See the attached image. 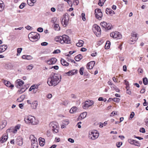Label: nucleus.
I'll return each mask as SVG.
<instances>
[{"instance_id": "nucleus-1", "label": "nucleus", "mask_w": 148, "mask_h": 148, "mask_svg": "<svg viewBox=\"0 0 148 148\" xmlns=\"http://www.w3.org/2000/svg\"><path fill=\"white\" fill-rule=\"evenodd\" d=\"M61 76H58L57 74H54L51 75L48 79L47 83L50 86H55L57 85L61 81Z\"/></svg>"}, {"instance_id": "nucleus-2", "label": "nucleus", "mask_w": 148, "mask_h": 148, "mask_svg": "<svg viewBox=\"0 0 148 148\" xmlns=\"http://www.w3.org/2000/svg\"><path fill=\"white\" fill-rule=\"evenodd\" d=\"M55 40L61 44L64 43L70 44L71 43V40L69 37L66 35H63L62 36L56 37L55 38Z\"/></svg>"}, {"instance_id": "nucleus-3", "label": "nucleus", "mask_w": 148, "mask_h": 148, "mask_svg": "<svg viewBox=\"0 0 148 148\" xmlns=\"http://www.w3.org/2000/svg\"><path fill=\"white\" fill-rule=\"evenodd\" d=\"M25 123L28 124L35 125L38 123V121L34 116L31 115L26 116L24 119Z\"/></svg>"}, {"instance_id": "nucleus-4", "label": "nucleus", "mask_w": 148, "mask_h": 148, "mask_svg": "<svg viewBox=\"0 0 148 148\" xmlns=\"http://www.w3.org/2000/svg\"><path fill=\"white\" fill-rule=\"evenodd\" d=\"M29 40L33 42L37 41L40 38V34L35 32H32L28 35Z\"/></svg>"}, {"instance_id": "nucleus-5", "label": "nucleus", "mask_w": 148, "mask_h": 148, "mask_svg": "<svg viewBox=\"0 0 148 148\" xmlns=\"http://www.w3.org/2000/svg\"><path fill=\"white\" fill-rule=\"evenodd\" d=\"M49 126L50 128L52 129L53 133H57L58 132L59 128L57 123L51 122L49 124Z\"/></svg>"}, {"instance_id": "nucleus-6", "label": "nucleus", "mask_w": 148, "mask_h": 148, "mask_svg": "<svg viewBox=\"0 0 148 148\" xmlns=\"http://www.w3.org/2000/svg\"><path fill=\"white\" fill-rule=\"evenodd\" d=\"M100 25L102 28L107 30H110L113 28V27L111 23H107L105 21L101 22Z\"/></svg>"}, {"instance_id": "nucleus-7", "label": "nucleus", "mask_w": 148, "mask_h": 148, "mask_svg": "<svg viewBox=\"0 0 148 148\" xmlns=\"http://www.w3.org/2000/svg\"><path fill=\"white\" fill-rule=\"evenodd\" d=\"M69 17L68 13H66L63 15V17L61 20L62 24L66 27L68 24Z\"/></svg>"}, {"instance_id": "nucleus-8", "label": "nucleus", "mask_w": 148, "mask_h": 148, "mask_svg": "<svg viewBox=\"0 0 148 148\" xmlns=\"http://www.w3.org/2000/svg\"><path fill=\"white\" fill-rule=\"evenodd\" d=\"M131 36V37L129 41V43L131 44H134L138 39V38L137 37V34L135 32H132Z\"/></svg>"}, {"instance_id": "nucleus-9", "label": "nucleus", "mask_w": 148, "mask_h": 148, "mask_svg": "<svg viewBox=\"0 0 148 148\" xmlns=\"http://www.w3.org/2000/svg\"><path fill=\"white\" fill-rule=\"evenodd\" d=\"M99 136V133L97 131L95 130L92 131L89 133V138L92 140H95Z\"/></svg>"}, {"instance_id": "nucleus-10", "label": "nucleus", "mask_w": 148, "mask_h": 148, "mask_svg": "<svg viewBox=\"0 0 148 148\" xmlns=\"http://www.w3.org/2000/svg\"><path fill=\"white\" fill-rule=\"evenodd\" d=\"M20 125L18 124L16 126L14 127H11L6 130V133H7L10 132H12L13 133H16L17 130H19L20 128Z\"/></svg>"}, {"instance_id": "nucleus-11", "label": "nucleus", "mask_w": 148, "mask_h": 148, "mask_svg": "<svg viewBox=\"0 0 148 148\" xmlns=\"http://www.w3.org/2000/svg\"><path fill=\"white\" fill-rule=\"evenodd\" d=\"M110 36L114 38L120 39L122 38L121 34L118 32H113L110 34Z\"/></svg>"}, {"instance_id": "nucleus-12", "label": "nucleus", "mask_w": 148, "mask_h": 148, "mask_svg": "<svg viewBox=\"0 0 148 148\" xmlns=\"http://www.w3.org/2000/svg\"><path fill=\"white\" fill-rule=\"evenodd\" d=\"M95 14L96 18L98 20H100L102 16V13L101 9H97L95 10Z\"/></svg>"}, {"instance_id": "nucleus-13", "label": "nucleus", "mask_w": 148, "mask_h": 148, "mask_svg": "<svg viewBox=\"0 0 148 148\" xmlns=\"http://www.w3.org/2000/svg\"><path fill=\"white\" fill-rule=\"evenodd\" d=\"M94 102L93 101L88 100L85 101L84 104L83 106V108L84 109L88 108L93 104Z\"/></svg>"}, {"instance_id": "nucleus-14", "label": "nucleus", "mask_w": 148, "mask_h": 148, "mask_svg": "<svg viewBox=\"0 0 148 148\" xmlns=\"http://www.w3.org/2000/svg\"><path fill=\"white\" fill-rule=\"evenodd\" d=\"M128 142L131 144H132L137 146H140V144L139 142L132 139H129L128 140Z\"/></svg>"}, {"instance_id": "nucleus-15", "label": "nucleus", "mask_w": 148, "mask_h": 148, "mask_svg": "<svg viewBox=\"0 0 148 148\" xmlns=\"http://www.w3.org/2000/svg\"><path fill=\"white\" fill-rule=\"evenodd\" d=\"M57 59L55 58H52L47 61V63L49 65H52L55 63L57 62Z\"/></svg>"}, {"instance_id": "nucleus-16", "label": "nucleus", "mask_w": 148, "mask_h": 148, "mask_svg": "<svg viewBox=\"0 0 148 148\" xmlns=\"http://www.w3.org/2000/svg\"><path fill=\"white\" fill-rule=\"evenodd\" d=\"M16 86L17 88L20 87L22 86L24 84V82L20 79H18L16 82Z\"/></svg>"}, {"instance_id": "nucleus-17", "label": "nucleus", "mask_w": 148, "mask_h": 148, "mask_svg": "<svg viewBox=\"0 0 148 148\" xmlns=\"http://www.w3.org/2000/svg\"><path fill=\"white\" fill-rule=\"evenodd\" d=\"M95 64V62L94 61H91L88 63L87 65V68L88 69H92Z\"/></svg>"}, {"instance_id": "nucleus-18", "label": "nucleus", "mask_w": 148, "mask_h": 148, "mask_svg": "<svg viewBox=\"0 0 148 148\" xmlns=\"http://www.w3.org/2000/svg\"><path fill=\"white\" fill-rule=\"evenodd\" d=\"M87 115V113L86 112H84L81 114L77 118L78 120H81L82 119H84L85 118Z\"/></svg>"}, {"instance_id": "nucleus-19", "label": "nucleus", "mask_w": 148, "mask_h": 148, "mask_svg": "<svg viewBox=\"0 0 148 148\" xmlns=\"http://www.w3.org/2000/svg\"><path fill=\"white\" fill-rule=\"evenodd\" d=\"M8 136L3 134L0 139V142L1 143H3L5 142L8 139Z\"/></svg>"}, {"instance_id": "nucleus-20", "label": "nucleus", "mask_w": 148, "mask_h": 148, "mask_svg": "<svg viewBox=\"0 0 148 148\" xmlns=\"http://www.w3.org/2000/svg\"><path fill=\"white\" fill-rule=\"evenodd\" d=\"M3 83L7 87H10L11 89H12L14 87V85L11 84L10 82L6 80H4Z\"/></svg>"}, {"instance_id": "nucleus-21", "label": "nucleus", "mask_w": 148, "mask_h": 148, "mask_svg": "<svg viewBox=\"0 0 148 148\" xmlns=\"http://www.w3.org/2000/svg\"><path fill=\"white\" fill-rule=\"evenodd\" d=\"M17 144L19 146H21L23 144V139L20 137H18L16 139Z\"/></svg>"}, {"instance_id": "nucleus-22", "label": "nucleus", "mask_w": 148, "mask_h": 148, "mask_svg": "<svg viewBox=\"0 0 148 148\" xmlns=\"http://www.w3.org/2000/svg\"><path fill=\"white\" fill-rule=\"evenodd\" d=\"M64 4H61L58 5L57 10L59 11H62L64 10Z\"/></svg>"}, {"instance_id": "nucleus-23", "label": "nucleus", "mask_w": 148, "mask_h": 148, "mask_svg": "<svg viewBox=\"0 0 148 148\" xmlns=\"http://www.w3.org/2000/svg\"><path fill=\"white\" fill-rule=\"evenodd\" d=\"M94 28L95 30L97 31V33H98V34H100L101 33V29L100 27L97 25H94Z\"/></svg>"}, {"instance_id": "nucleus-24", "label": "nucleus", "mask_w": 148, "mask_h": 148, "mask_svg": "<svg viewBox=\"0 0 148 148\" xmlns=\"http://www.w3.org/2000/svg\"><path fill=\"white\" fill-rule=\"evenodd\" d=\"M38 105V102L37 101H33L31 104V107L33 109H36Z\"/></svg>"}, {"instance_id": "nucleus-25", "label": "nucleus", "mask_w": 148, "mask_h": 148, "mask_svg": "<svg viewBox=\"0 0 148 148\" xmlns=\"http://www.w3.org/2000/svg\"><path fill=\"white\" fill-rule=\"evenodd\" d=\"M37 0H27L28 5L30 6L34 5V4L36 2Z\"/></svg>"}, {"instance_id": "nucleus-26", "label": "nucleus", "mask_w": 148, "mask_h": 148, "mask_svg": "<svg viewBox=\"0 0 148 148\" xmlns=\"http://www.w3.org/2000/svg\"><path fill=\"white\" fill-rule=\"evenodd\" d=\"M61 62L62 65L65 66H68L69 64L66 60L62 59H61Z\"/></svg>"}, {"instance_id": "nucleus-27", "label": "nucleus", "mask_w": 148, "mask_h": 148, "mask_svg": "<svg viewBox=\"0 0 148 148\" xmlns=\"http://www.w3.org/2000/svg\"><path fill=\"white\" fill-rule=\"evenodd\" d=\"M39 143L41 146H43L45 143L44 139L40 138L39 139Z\"/></svg>"}, {"instance_id": "nucleus-28", "label": "nucleus", "mask_w": 148, "mask_h": 148, "mask_svg": "<svg viewBox=\"0 0 148 148\" xmlns=\"http://www.w3.org/2000/svg\"><path fill=\"white\" fill-rule=\"evenodd\" d=\"M84 42L82 40H79L78 42L76 43V45L78 47H82L83 45V44Z\"/></svg>"}, {"instance_id": "nucleus-29", "label": "nucleus", "mask_w": 148, "mask_h": 148, "mask_svg": "<svg viewBox=\"0 0 148 148\" xmlns=\"http://www.w3.org/2000/svg\"><path fill=\"white\" fill-rule=\"evenodd\" d=\"M25 97V96L24 95H21L20 97L18 98L17 101L18 102L22 101Z\"/></svg>"}, {"instance_id": "nucleus-30", "label": "nucleus", "mask_w": 148, "mask_h": 148, "mask_svg": "<svg viewBox=\"0 0 148 148\" xmlns=\"http://www.w3.org/2000/svg\"><path fill=\"white\" fill-rule=\"evenodd\" d=\"M7 124V122L6 120H4L1 122L0 128L3 129L4 128Z\"/></svg>"}, {"instance_id": "nucleus-31", "label": "nucleus", "mask_w": 148, "mask_h": 148, "mask_svg": "<svg viewBox=\"0 0 148 148\" xmlns=\"http://www.w3.org/2000/svg\"><path fill=\"white\" fill-rule=\"evenodd\" d=\"M77 108L75 106L73 107L70 110L69 112L71 114H73L76 112Z\"/></svg>"}, {"instance_id": "nucleus-32", "label": "nucleus", "mask_w": 148, "mask_h": 148, "mask_svg": "<svg viewBox=\"0 0 148 148\" xmlns=\"http://www.w3.org/2000/svg\"><path fill=\"white\" fill-rule=\"evenodd\" d=\"M4 8V4L3 2L2 1H0V11H2Z\"/></svg>"}, {"instance_id": "nucleus-33", "label": "nucleus", "mask_w": 148, "mask_h": 148, "mask_svg": "<svg viewBox=\"0 0 148 148\" xmlns=\"http://www.w3.org/2000/svg\"><path fill=\"white\" fill-rule=\"evenodd\" d=\"M82 58V56L81 54H79L76 56L75 58V59L76 61H79Z\"/></svg>"}, {"instance_id": "nucleus-34", "label": "nucleus", "mask_w": 148, "mask_h": 148, "mask_svg": "<svg viewBox=\"0 0 148 148\" xmlns=\"http://www.w3.org/2000/svg\"><path fill=\"white\" fill-rule=\"evenodd\" d=\"M112 89L115 90L117 92H119L120 91L119 89L117 88L115 85L112 84L111 86Z\"/></svg>"}, {"instance_id": "nucleus-35", "label": "nucleus", "mask_w": 148, "mask_h": 148, "mask_svg": "<svg viewBox=\"0 0 148 148\" xmlns=\"http://www.w3.org/2000/svg\"><path fill=\"white\" fill-rule=\"evenodd\" d=\"M0 47H1V49L2 50V51H3V52L5 51L8 48L7 46L5 45H1L0 46Z\"/></svg>"}, {"instance_id": "nucleus-36", "label": "nucleus", "mask_w": 148, "mask_h": 148, "mask_svg": "<svg viewBox=\"0 0 148 148\" xmlns=\"http://www.w3.org/2000/svg\"><path fill=\"white\" fill-rule=\"evenodd\" d=\"M54 28L55 30L57 31H59L60 29V27L59 25L57 24H54Z\"/></svg>"}, {"instance_id": "nucleus-37", "label": "nucleus", "mask_w": 148, "mask_h": 148, "mask_svg": "<svg viewBox=\"0 0 148 148\" xmlns=\"http://www.w3.org/2000/svg\"><path fill=\"white\" fill-rule=\"evenodd\" d=\"M34 87L35 85H33L32 86L29 88V91H31L33 90H35L36 88H38V86L36 85L35 86V88H34Z\"/></svg>"}, {"instance_id": "nucleus-38", "label": "nucleus", "mask_w": 148, "mask_h": 148, "mask_svg": "<svg viewBox=\"0 0 148 148\" xmlns=\"http://www.w3.org/2000/svg\"><path fill=\"white\" fill-rule=\"evenodd\" d=\"M71 72V75H73L75 74H76L77 73V70L73 69L70 71Z\"/></svg>"}, {"instance_id": "nucleus-39", "label": "nucleus", "mask_w": 148, "mask_h": 148, "mask_svg": "<svg viewBox=\"0 0 148 148\" xmlns=\"http://www.w3.org/2000/svg\"><path fill=\"white\" fill-rule=\"evenodd\" d=\"M105 2V0H99L98 4L99 5L102 6L103 5Z\"/></svg>"}, {"instance_id": "nucleus-40", "label": "nucleus", "mask_w": 148, "mask_h": 148, "mask_svg": "<svg viewBox=\"0 0 148 148\" xmlns=\"http://www.w3.org/2000/svg\"><path fill=\"white\" fill-rule=\"evenodd\" d=\"M110 42L109 41H107L106 42L105 45V48L106 49H108L110 47Z\"/></svg>"}, {"instance_id": "nucleus-41", "label": "nucleus", "mask_w": 148, "mask_h": 148, "mask_svg": "<svg viewBox=\"0 0 148 148\" xmlns=\"http://www.w3.org/2000/svg\"><path fill=\"white\" fill-rule=\"evenodd\" d=\"M143 82L144 84L145 85H147L148 84V79L147 78H143Z\"/></svg>"}, {"instance_id": "nucleus-42", "label": "nucleus", "mask_w": 148, "mask_h": 148, "mask_svg": "<svg viewBox=\"0 0 148 148\" xmlns=\"http://www.w3.org/2000/svg\"><path fill=\"white\" fill-rule=\"evenodd\" d=\"M112 100H113L114 101L117 103H119L120 102V99L119 98H115L113 99H112Z\"/></svg>"}, {"instance_id": "nucleus-43", "label": "nucleus", "mask_w": 148, "mask_h": 148, "mask_svg": "<svg viewBox=\"0 0 148 148\" xmlns=\"http://www.w3.org/2000/svg\"><path fill=\"white\" fill-rule=\"evenodd\" d=\"M35 143H37V142L36 138L34 137L32 140V144Z\"/></svg>"}, {"instance_id": "nucleus-44", "label": "nucleus", "mask_w": 148, "mask_h": 148, "mask_svg": "<svg viewBox=\"0 0 148 148\" xmlns=\"http://www.w3.org/2000/svg\"><path fill=\"white\" fill-rule=\"evenodd\" d=\"M33 65L31 64L27 67V69L29 70H30L33 69Z\"/></svg>"}, {"instance_id": "nucleus-45", "label": "nucleus", "mask_w": 148, "mask_h": 148, "mask_svg": "<svg viewBox=\"0 0 148 148\" xmlns=\"http://www.w3.org/2000/svg\"><path fill=\"white\" fill-rule=\"evenodd\" d=\"M84 70V68L83 67H81L80 69L79 72L80 74L81 75H82L83 74Z\"/></svg>"}, {"instance_id": "nucleus-46", "label": "nucleus", "mask_w": 148, "mask_h": 148, "mask_svg": "<svg viewBox=\"0 0 148 148\" xmlns=\"http://www.w3.org/2000/svg\"><path fill=\"white\" fill-rule=\"evenodd\" d=\"M23 88H21V89L18 90L17 91V93L18 94H21L23 93L25 91V90H23Z\"/></svg>"}, {"instance_id": "nucleus-47", "label": "nucleus", "mask_w": 148, "mask_h": 148, "mask_svg": "<svg viewBox=\"0 0 148 148\" xmlns=\"http://www.w3.org/2000/svg\"><path fill=\"white\" fill-rule=\"evenodd\" d=\"M109 10V14L112 15L113 14H115L114 12L111 9H110Z\"/></svg>"}, {"instance_id": "nucleus-48", "label": "nucleus", "mask_w": 148, "mask_h": 148, "mask_svg": "<svg viewBox=\"0 0 148 148\" xmlns=\"http://www.w3.org/2000/svg\"><path fill=\"white\" fill-rule=\"evenodd\" d=\"M37 143H35L34 144H32V147L33 148H37Z\"/></svg>"}, {"instance_id": "nucleus-49", "label": "nucleus", "mask_w": 148, "mask_h": 148, "mask_svg": "<svg viewBox=\"0 0 148 148\" xmlns=\"http://www.w3.org/2000/svg\"><path fill=\"white\" fill-rule=\"evenodd\" d=\"M25 3H23L19 6V8L20 9H23L25 6Z\"/></svg>"}, {"instance_id": "nucleus-50", "label": "nucleus", "mask_w": 148, "mask_h": 148, "mask_svg": "<svg viewBox=\"0 0 148 148\" xmlns=\"http://www.w3.org/2000/svg\"><path fill=\"white\" fill-rule=\"evenodd\" d=\"M82 20L84 21H85L86 20V18H85V14L84 13H82Z\"/></svg>"}, {"instance_id": "nucleus-51", "label": "nucleus", "mask_w": 148, "mask_h": 148, "mask_svg": "<svg viewBox=\"0 0 148 148\" xmlns=\"http://www.w3.org/2000/svg\"><path fill=\"white\" fill-rule=\"evenodd\" d=\"M134 112H132L130 115V119H132V118L134 117Z\"/></svg>"}, {"instance_id": "nucleus-52", "label": "nucleus", "mask_w": 148, "mask_h": 148, "mask_svg": "<svg viewBox=\"0 0 148 148\" xmlns=\"http://www.w3.org/2000/svg\"><path fill=\"white\" fill-rule=\"evenodd\" d=\"M22 48H18V49H17V53H20L22 51Z\"/></svg>"}, {"instance_id": "nucleus-53", "label": "nucleus", "mask_w": 148, "mask_h": 148, "mask_svg": "<svg viewBox=\"0 0 148 148\" xmlns=\"http://www.w3.org/2000/svg\"><path fill=\"white\" fill-rule=\"evenodd\" d=\"M57 19L56 18H53L51 19V22L52 23H54L55 22H56Z\"/></svg>"}, {"instance_id": "nucleus-54", "label": "nucleus", "mask_w": 148, "mask_h": 148, "mask_svg": "<svg viewBox=\"0 0 148 148\" xmlns=\"http://www.w3.org/2000/svg\"><path fill=\"white\" fill-rule=\"evenodd\" d=\"M122 144V143L121 142H119L116 143V146L118 147H119Z\"/></svg>"}, {"instance_id": "nucleus-55", "label": "nucleus", "mask_w": 148, "mask_h": 148, "mask_svg": "<svg viewBox=\"0 0 148 148\" xmlns=\"http://www.w3.org/2000/svg\"><path fill=\"white\" fill-rule=\"evenodd\" d=\"M32 58V57L30 56H27L26 59L30 60H31Z\"/></svg>"}, {"instance_id": "nucleus-56", "label": "nucleus", "mask_w": 148, "mask_h": 148, "mask_svg": "<svg viewBox=\"0 0 148 148\" xmlns=\"http://www.w3.org/2000/svg\"><path fill=\"white\" fill-rule=\"evenodd\" d=\"M60 50L59 49H57L54 50L53 53H60Z\"/></svg>"}, {"instance_id": "nucleus-57", "label": "nucleus", "mask_w": 148, "mask_h": 148, "mask_svg": "<svg viewBox=\"0 0 148 148\" xmlns=\"http://www.w3.org/2000/svg\"><path fill=\"white\" fill-rule=\"evenodd\" d=\"M48 43L46 42H44L41 43V45L42 46H46L48 45Z\"/></svg>"}, {"instance_id": "nucleus-58", "label": "nucleus", "mask_w": 148, "mask_h": 148, "mask_svg": "<svg viewBox=\"0 0 148 148\" xmlns=\"http://www.w3.org/2000/svg\"><path fill=\"white\" fill-rule=\"evenodd\" d=\"M37 31L39 32H43V29L41 27H39L38 28Z\"/></svg>"}, {"instance_id": "nucleus-59", "label": "nucleus", "mask_w": 148, "mask_h": 148, "mask_svg": "<svg viewBox=\"0 0 148 148\" xmlns=\"http://www.w3.org/2000/svg\"><path fill=\"white\" fill-rule=\"evenodd\" d=\"M68 140L69 142H71V143H74V140L73 139L71 138H69L68 139Z\"/></svg>"}, {"instance_id": "nucleus-60", "label": "nucleus", "mask_w": 148, "mask_h": 148, "mask_svg": "<svg viewBox=\"0 0 148 148\" xmlns=\"http://www.w3.org/2000/svg\"><path fill=\"white\" fill-rule=\"evenodd\" d=\"M140 132H142L143 133H144L145 132V129L143 128L140 129Z\"/></svg>"}, {"instance_id": "nucleus-61", "label": "nucleus", "mask_w": 148, "mask_h": 148, "mask_svg": "<svg viewBox=\"0 0 148 148\" xmlns=\"http://www.w3.org/2000/svg\"><path fill=\"white\" fill-rule=\"evenodd\" d=\"M126 93L127 94L130 95L131 94V91L130 90H129L128 89H127L126 90Z\"/></svg>"}, {"instance_id": "nucleus-62", "label": "nucleus", "mask_w": 148, "mask_h": 148, "mask_svg": "<svg viewBox=\"0 0 148 148\" xmlns=\"http://www.w3.org/2000/svg\"><path fill=\"white\" fill-rule=\"evenodd\" d=\"M25 28L28 30H30L31 29L32 27L29 25H27L25 27Z\"/></svg>"}, {"instance_id": "nucleus-63", "label": "nucleus", "mask_w": 148, "mask_h": 148, "mask_svg": "<svg viewBox=\"0 0 148 148\" xmlns=\"http://www.w3.org/2000/svg\"><path fill=\"white\" fill-rule=\"evenodd\" d=\"M123 70L124 71H126L127 67L125 65H124L123 66Z\"/></svg>"}, {"instance_id": "nucleus-64", "label": "nucleus", "mask_w": 148, "mask_h": 148, "mask_svg": "<svg viewBox=\"0 0 148 148\" xmlns=\"http://www.w3.org/2000/svg\"><path fill=\"white\" fill-rule=\"evenodd\" d=\"M138 71L139 73H142L143 72V70L140 68L138 69Z\"/></svg>"}]
</instances>
